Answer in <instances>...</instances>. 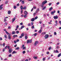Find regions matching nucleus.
Wrapping results in <instances>:
<instances>
[{
  "label": "nucleus",
  "mask_w": 61,
  "mask_h": 61,
  "mask_svg": "<svg viewBox=\"0 0 61 61\" xmlns=\"http://www.w3.org/2000/svg\"><path fill=\"white\" fill-rule=\"evenodd\" d=\"M32 42V40H28L27 41V44L31 43Z\"/></svg>",
  "instance_id": "obj_1"
},
{
  "label": "nucleus",
  "mask_w": 61,
  "mask_h": 61,
  "mask_svg": "<svg viewBox=\"0 0 61 61\" xmlns=\"http://www.w3.org/2000/svg\"><path fill=\"white\" fill-rule=\"evenodd\" d=\"M46 3H47V1H46V0L45 1L42 3V5H42L41 6L42 7H44V5H45V4H46Z\"/></svg>",
  "instance_id": "obj_2"
},
{
  "label": "nucleus",
  "mask_w": 61,
  "mask_h": 61,
  "mask_svg": "<svg viewBox=\"0 0 61 61\" xmlns=\"http://www.w3.org/2000/svg\"><path fill=\"white\" fill-rule=\"evenodd\" d=\"M49 36H48V34H46L45 35V39H47L48 37Z\"/></svg>",
  "instance_id": "obj_3"
},
{
  "label": "nucleus",
  "mask_w": 61,
  "mask_h": 61,
  "mask_svg": "<svg viewBox=\"0 0 61 61\" xmlns=\"http://www.w3.org/2000/svg\"><path fill=\"white\" fill-rule=\"evenodd\" d=\"M38 42L37 41H35V43L34 44V46H36V45H37V44H38Z\"/></svg>",
  "instance_id": "obj_4"
},
{
  "label": "nucleus",
  "mask_w": 61,
  "mask_h": 61,
  "mask_svg": "<svg viewBox=\"0 0 61 61\" xmlns=\"http://www.w3.org/2000/svg\"><path fill=\"white\" fill-rule=\"evenodd\" d=\"M56 13V11L54 10L53 12L51 11V14L52 15H53L54 14V13Z\"/></svg>",
  "instance_id": "obj_5"
},
{
  "label": "nucleus",
  "mask_w": 61,
  "mask_h": 61,
  "mask_svg": "<svg viewBox=\"0 0 61 61\" xmlns=\"http://www.w3.org/2000/svg\"><path fill=\"white\" fill-rule=\"evenodd\" d=\"M15 20V17H14V18H13L12 20V23H13Z\"/></svg>",
  "instance_id": "obj_6"
},
{
  "label": "nucleus",
  "mask_w": 61,
  "mask_h": 61,
  "mask_svg": "<svg viewBox=\"0 0 61 61\" xmlns=\"http://www.w3.org/2000/svg\"><path fill=\"white\" fill-rule=\"evenodd\" d=\"M15 20V17H14V18H13L12 20V23H13Z\"/></svg>",
  "instance_id": "obj_7"
},
{
  "label": "nucleus",
  "mask_w": 61,
  "mask_h": 61,
  "mask_svg": "<svg viewBox=\"0 0 61 61\" xmlns=\"http://www.w3.org/2000/svg\"><path fill=\"white\" fill-rule=\"evenodd\" d=\"M8 38L9 40H10L11 39V37L10 35H9L8 36Z\"/></svg>",
  "instance_id": "obj_8"
},
{
  "label": "nucleus",
  "mask_w": 61,
  "mask_h": 61,
  "mask_svg": "<svg viewBox=\"0 0 61 61\" xmlns=\"http://www.w3.org/2000/svg\"><path fill=\"white\" fill-rule=\"evenodd\" d=\"M58 17L57 16H54V18L55 19H57V18H58Z\"/></svg>",
  "instance_id": "obj_9"
},
{
  "label": "nucleus",
  "mask_w": 61,
  "mask_h": 61,
  "mask_svg": "<svg viewBox=\"0 0 61 61\" xmlns=\"http://www.w3.org/2000/svg\"><path fill=\"white\" fill-rule=\"evenodd\" d=\"M3 5H2L0 6V10H2L3 9V7H2V6Z\"/></svg>",
  "instance_id": "obj_10"
},
{
  "label": "nucleus",
  "mask_w": 61,
  "mask_h": 61,
  "mask_svg": "<svg viewBox=\"0 0 61 61\" xmlns=\"http://www.w3.org/2000/svg\"><path fill=\"white\" fill-rule=\"evenodd\" d=\"M24 14L26 15H27V12L26 11H24Z\"/></svg>",
  "instance_id": "obj_11"
},
{
  "label": "nucleus",
  "mask_w": 61,
  "mask_h": 61,
  "mask_svg": "<svg viewBox=\"0 0 61 61\" xmlns=\"http://www.w3.org/2000/svg\"><path fill=\"white\" fill-rule=\"evenodd\" d=\"M15 53H17V52H15V51H14L12 53V54H15Z\"/></svg>",
  "instance_id": "obj_12"
},
{
  "label": "nucleus",
  "mask_w": 61,
  "mask_h": 61,
  "mask_svg": "<svg viewBox=\"0 0 61 61\" xmlns=\"http://www.w3.org/2000/svg\"><path fill=\"white\" fill-rule=\"evenodd\" d=\"M24 27H25L24 26V25H22V26H21V28H20V29H22V28H24Z\"/></svg>",
  "instance_id": "obj_13"
},
{
  "label": "nucleus",
  "mask_w": 61,
  "mask_h": 61,
  "mask_svg": "<svg viewBox=\"0 0 61 61\" xmlns=\"http://www.w3.org/2000/svg\"><path fill=\"white\" fill-rule=\"evenodd\" d=\"M25 3V1L24 0H22L21 2V4H24Z\"/></svg>",
  "instance_id": "obj_14"
},
{
  "label": "nucleus",
  "mask_w": 61,
  "mask_h": 61,
  "mask_svg": "<svg viewBox=\"0 0 61 61\" xmlns=\"http://www.w3.org/2000/svg\"><path fill=\"white\" fill-rule=\"evenodd\" d=\"M42 32V30L40 29L39 31V33H41Z\"/></svg>",
  "instance_id": "obj_15"
},
{
  "label": "nucleus",
  "mask_w": 61,
  "mask_h": 61,
  "mask_svg": "<svg viewBox=\"0 0 61 61\" xmlns=\"http://www.w3.org/2000/svg\"><path fill=\"white\" fill-rule=\"evenodd\" d=\"M39 9H37L36 11V13H37V12H38V11H39Z\"/></svg>",
  "instance_id": "obj_16"
},
{
  "label": "nucleus",
  "mask_w": 61,
  "mask_h": 61,
  "mask_svg": "<svg viewBox=\"0 0 61 61\" xmlns=\"http://www.w3.org/2000/svg\"><path fill=\"white\" fill-rule=\"evenodd\" d=\"M35 18H33L31 20V21H32V22H33V21H34V20H35Z\"/></svg>",
  "instance_id": "obj_17"
},
{
  "label": "nucleus",
  "mask_w": 61,
  "mask_h": 61,
  "mask_svg": "<svg viewBox=\"0 0 61 61\" xmlns=\"http://www.w3.org/2000/svg\"><path fill=\"white\" fill-rule=\"evenodd\" d=\"M15 33H16V32L15 31H13L12 32V35L15 34Z\"/></svg>",
  "instance_id": "obj_18"
},
{
  "label": "nucleus",
  "mask_w": 61,
  "mask_h": 61,
  "mask_svg": "<svg viewBox=\"0 0 61 61\" xmlns=\"http://www.w3.org/2000/svg\"><path fill=\"white\" fill-rule=\"evenodd\" d=\"M53 9V8L52 7H51L49 9V10L50 11L51 10Z\"/></svg>",
  "instance_id": "obj_19"
},
{
  "label": "nucleus",
  "mask_w": 61,
  "mask_h": 61,
  "mask_svg": "<svg viewBox=\"0 0 61 61\" xmlns=\"http://www.w3.org/2000/svg\"><path fill=\"white\" fill-rule=\"evenodd\" d=\"M8 14H11V11H10V10H9L8 12Z\"/></svg>",
  "instance_id": "obj_20"
},
{
  "label": "nucleus",
  "mask_w": 61,
  "mask_h": 61,
  "mask_svg": "<svg viewBox=\"0 0 61 61\" xmlns=\"http://www.w3.org/2000/svg\"><path fill=\"white\" fill-rule=\"evenodd\" d=\"M60 56H61V53L59 54L58 56V57H60Z\"/></svg>",
  "instance_id": "obj_21"
},
{
  "label": "nucleus",
  "mask_w": 61,
  "mask_h": 61,
  "mask_svg": "<svg viewBox=\"0 0 61 61\" xmlns=\"http://www.w3.org/2000/svg\"><path fill=\"white\" fill-rule=\"evenodd\" d=\"M20 8L21 10H22V9H23V6H21V7H20Z\"/></svg>",
  "instance_id": "obj_22"
},
{
  "label": "nucleus",
  "mask_w": 61,
  "mask_h": 61,
  "mask_svg": "<svg viewBox=\"0 0 61 61\" xmlns=\"http://www.w3.org/2000/svg\"><path fill=\"white\" fill-rule=\"evenodd\" d=\"M4 37H5V38H7V35H5L4 36Z\"/></svg>",
  "instance_id": "obj_23"
},
{
  "label": "nucleus",
  "mask_w": 61,
  "mask_h": 61,
  "mask_svg": "<svg viewBox=\"0 0 61 61\" xmlns=\"http://www.w3.org/2000/svg\"><path fill=\"white\" fill-rule=\"evenodd\" d=\"M22 53L23 54H25V51H23L22 52Z\"/></svg>",
  "instance_id": "obj_24"
},
{
  "label": "nucleus",
  "mask_w": 61,
  "mask_h": 61,
  "mask_svg": "<svg viewBox=\"0 0 61 61\" xmlns=\"http://www.w3.org/2000/svg\"><path fill=\"white\" fill-rule=\"evenodd\" d=\"M19 47H17V48H15V50H18L19 49Z\"/></svg>",
  "instance_id": "obj_25"
},
{
  "label": "nucleus",
  "mask_w": 61,
  "mask_h": 61,
  "mask_svg": "<svg viewBox=\"0 0 61 61\" xmlns=\"http://www.w3.org/2000/svg\"><path fill=\"white\" fill-rule=\"evenodd\" d=\"M11 51H12V50L10 49L9 51V53H11Z\"/></svg>",
  "instance_id": "obj_26"
},
{
  "label": "nucleus",
  "mask_w": 61,
  "mask_h": 61,
  "mask_svg": "<svg viewBox=\"0 0 61 61\" xmlns=\"http://www.w3.org/2000/svg\"><path fill=\"white\" fill-rule=\"evenodd\" d=\"M46 34V32H44L42 33H41V34L42 35H45V34Z\"/></svg>",
  "instance_id": "obj_27"
},
{
  "label": "nucleus",
  "mask_w": 61,
  "mask_h": 61,
  "mask_svg": "<svg viewBox=\"0 0 61 61\" xmlns=\"http://www.w3.org/2000/svg\"><path fill=\"white\" fill-rule=\"evenodd\" d=\"M54 35L55 36H56V32H54Z\"/></svg>",
  "instance_id": "obj_28"
},
{
  "label": "nucleus",
  "mask_w": 61,
  "mask_h": 61,
  "mask_svg": "<svg viewBox=\"0 0 61 61\" xmlns=\"http://www.w3.org/2000/svg\"><path fill=\"white\" fill-rule=\"evenodd\" d=\"M34 26V25H33L32 26L31 28L32 29H34V28H35V27Z\"/></svg>",
  "instance_id": "obj_29"
},
{
  "label": "nucleus",
  "mask_w": 61,
  "mask_h": 61,
  "mask_svg": "<svg viewBox=\"0 0 61 61\" xmlns=\"http://www.w3.org/2000/svg\"><path fill=\"white\" fill-rule=\"evenodd\" d=\"M24 33H22L21 34V36H24Z\"/></svg>",
  "instance_id": "obj_30"
},
{
  "label": "nucleus",
  "mask_w": 61,
  "mask_h": 61,
  "mask_svg": "<svg viewBox=\"0 0 61 61\" xmlns=\"http://www.w3.org/2000/svg\"><path fill=\"white\" fill-rule=\"evenodd\" d=\"M26 9V7L25 6L23 8V9Z\"/></svg>",
  "instance_id": "obj_31"
},
{
  "label": "nucleus",
  "mask_w": 61,
  "mask_h": 61,
  "mask_svg": "<svg viewBox=\"0 0 61 61\" xmlns=\"http://www.w3.org/2000/svg\"><path fill=\"white\" fill-rule=\"evenodd\" d=\"M33 58L34 59H37V57H34Z\"/></svg>",
  "instance_id": "obj_32"
},
{
  "label": "nucleus",
  "mask_w": 61,
  "mask_h": 61,
  "mask_svg": "<svg viewBox=\"0 0 61 61\" xmlns=\"http://www.w3.org/2000/svg\"><path fill=\"white\" fill-rule=\"evenodd\" d=\"M46 8V7L45 6L43 8H42V10H44V9H45Z\"/></svg>",
  "instance_id": "obj_33"
},
{
  "label": "nucleus",
  "mask_w": 61,
  "mask_h": 61,
  "mask_svg": "<svg viewBox=\"0 0 61 61\" xmlns=\"http://www.w3.org/2000/svg\"><path fill=\"white\" fill-rule=\"evenodd\" d=\"M28 25L29 26H31V24H30V23L28 24Z\"/></svg>",
  "instance_id": "obj_34"
},
{
  "label": "nucleus",
  "mask_w": 61,
  "mask_h": 61,
  "mask_svg": "<svg viewBox=\"0 0 61 61\" xmlns=\"http://www.w3.org/2000/svg\"><path fill=\"white\" fill-rule=\"evenodd\" d=\"M9 57H11L12 56V55L11 54H10L9 56H8Z\"/></svg>",
  "instance_id": "obj_35"
},
{
  "label": "nucleus",
  "mask_w": 61,
  "mask_h": 61,
  "mask_svg": "<svg viewBox=\"0 0 61 61\" xmlns=\"http://www.w3.org/2000/svg\"><path fill=\"white\" fill-rule=\"evenodd\" d=\"M25 38L26 39H27V36H25Z\"/></svg>",
  "instance_id": "obj_36"
},
{
  "label": "nucleus",
  "mask_w": 61,
  "mask_h": 61,
  "mask_svg": "<svg viewBox=\"0 0 61 61\" xmlns=\"http://www.w3.org/2000/svg\"><path fill=\"white\" fill-rule=\"evenodd\" d=\"M5 32L6 34H8H8H9V33H8V32H7L6 31H5Z\"/></svg>",
  "instance_id": "obj_37"
},
{
  "label": "nucleus",
  "mask_w": 61,
  "mask_h": 61,
  "mask_svg": "<svg viewBox=\"0 0 61 61\" xmlns=\"http://www.w3.org/2000/svg\"><path fill=\"white\" fill-rule=\"evenodd\" d=\"M34 35L35 36H36V35H37V33H35L34 34Z\"/></svg>",
  "instance_id": "obj_38"
},
{
  "label": "nucleus",
  "mask_w": 61,
  "mask_h": 61,
  "mask_svg": "<svg viewBox=\"0 0 61 61\" xmlns=\"http://www.w3.org/2000/svg\"><path fill=\"white\" fill-rule=\"evenodd\" d=\"M51 4L52 3H50L48 4V5H49V6H50V5H51Z\"/></svg>",
  "instance_id": "obj_39"
},
{
  "label": "nucleus",
  "mask_w": 61,
  "mask_h": 61,
  "mask_svg": "<svg viewBox=\"0 0 61 61\" xmlns=\"http://www.w3.org/2000/svg\"><path fill=\"white\" fill-rule=\"evenodd\" d=\"M55 52H56V53H57L58 52V51L57 50H56L55 51Z\"/></svg>",
  "instance_id": "obj_40"
},
{
  "label": "nucleus",
  "mask_w": 61,
  "mask_h": 61,
  "mask_svg": "<svg viewBox=\"0 0 61 61\" xmlns=\"http://www.w3.org/2000/svg\"><path fill=\"white\" fill-rule=\"evenodd\" d=\"M38 18V17L37 16H36L35 18V20L37 18Z\"/></svg>",
  "instance_id": "obj_41"
},
{
  "label": "nucleus",
  "mask_w": 61,
  "mask_h": 61,
  "mask_svg": "<svg viewBox=\"0 0 61 61\" xmlns=\"http://www.w3.org/2000/svg\"><path fill=\"white\" fill-rule=\"evenodd\" d=\"M19 33V32L18 31H16V34H18Z\"/></svg>",
  "instance_id": "obj_42"
},
{
  "label": "nucleus",
  "mask_w": 61,
  "mask_h": 61,
  "mask_svg": "<svg viewBox=\"0 0 61 61\" xmlns=\"http://www.w3.org/2000/svg\"><path fill=\"white\" fill-rule=\"evenodd\" d=\"M8 29H10L11 28V27L10 26H9L8 27Z\"/></svg>",
  "instance_id": "obj_43"
},
{
  "label": "nucleus",
  "mask_w": 61,
  "mask_h": 61,
  "mask_svg": "<svg viewBox=\"0 0 61 61\" xmlns=\"http://www.w3.org/2000/svg\"><path fill=\"white\" fill-rule=\"evenodd\" d=\"M20 25H23V22H21L20 23Z\"/></svg>",
  "instance_id": "obj_44"
},
{
  "label": "nucleus",
  "mask_w": 61,
  "mask_h": 61,
  "mask_svg": "<svg viewBox=\"0 0 61 61\" xmlns=\"http://www.w3.org/2000/svg\"><path fill=\"white\" fill-rule=\"evenodd\" d=\"M7 47L8 48V49H9L10 48V46H7Z\"/></svg>",
  "instance_id": "obj_45"
},
{
  "label": "nucleus",
  "mask_w": 61,
  "mask_h": 61,
  "mask_svg": "<svg viewBox=\"0 0 61 61\" xmlns=\"http://www.w3.org/2000/svg\"><path fill=\"white\" fill-rule=\"evenodd\" d=\"M51 48V47H50L48 49L49 50H50Z\"/></svg>",
  "instance_id": "obj_46"
},
{
  "label": "nucleus",
  "mask_w": 61,
  "mask_h": 61,
  "mask_svg": "<svg viewBox=\"0 0 61 61\" xmlns=\"http://www.w3.org/2000/svg\"><path fill=\"white\" fill-rule=\"evenodd\" d=\"M3 46H4V47L5 46V43H4L3 44Z\"/></svg>",
  "instance_id": "obj_47"
},
{
  "label": "nucleus",
  "mask_w": 61,
  "mask_h": 61,
  "mask_svg": "<svg viewBox=\"0 0 61 61\" xmlns=\"http://www.w3.org/2000/svg\"><path fill=\"white\" fill-rule=\"evenodd\" d=\"M19 27V25H17L16 26V28H18Z\"/></svg>",
  "instance_id": "obj_48"
},
{
  "label": "nucleus",
  "mask_w": 61,
  "mask_h": 61,
  "mask_svg": "<svg viewBox=\"0 0 61 61\" xmlns=\"http://www.w3.org/2000/svg\"><path fill=\"white\" fill-rule=\"evenodd\" d=\"M46 58H44L43 59V61H45Z\"/></svg>",
  "instance_id": "obj_49"
},
{
  "label": "nucleus",
  "mask_w": 61,
  "mask_h": 61,
  "mask_svg": "<svg viewBox=\"0 0 61 61\" xmlns=\"http://www.w3.org/2000/svg\"><path fill=\"white\" fill-rule=\"evenodd\" d=\"M24 17L25 18H26L27 17V16L26 15H25L24 16Z\"/></svg>",
  "instance_id": "obj_50"
},
{
  "label": "nucleus",
  "mask_w": 61,
  "mask_h": 61,
  "mask_svg": "<svg viewBox=\"0 0 61 61\" xmlns=\"http://www.w3.org/2000/svg\"><path fill=\"white\" fill-rule=\"evenodd\" d=\"M58 24L57 23H56L55 25V26H57Z\"/></svg>",
  "instance_id": "obj_51"
},
{
  "label": "nucleus",
  "mask_w": 61,
  "mask_h": 61,
  "mask_svg": "<svg viewBox=\"0 0 61 61\" xmlns=\"http://www.w3.org/2000/svg\"><path fill=\"white\" fill-rule=\"evenodd\" d=\"M14 43H15V44H16V41H14Z\"/></svg>",
  "instance_id": "obj_52"
},
{
  "label": "nucleus",
  "mask_w": 61,
  "mask_h": 61,
  "mask_svg": "<svg viewBox=\"0 0 61 61\" xmlns=\"http://www.w3.org/2000/svg\"><path fill=\"white\" fill-rule=\"evenodd\" d=\"M59 2H58L56 3V5H59Z\"/></svg>",
  "instance_id": "obj_53"
},
{
  "label": "nucleus",
  "mask_w": 61,
  "mask_h": 61,
  "mask_svg": "<svg viewBox=\"0 0 61 61\" xmlns=\"http://www.w3.org/2000/svg\"><path fill=\"white\" fill-rule=\"evenodd\" d=\"M33 8L34 9H35L36 8V7H33Z\"/></svg>",
  "instance_id": "obj_54"
},
{
  "label": "nucleus",
  "mask_w": 61,
  "mask_h": 61,
  "mask_svg": "<svg viewBox=\"0 0 61 61\" xmlns=\"http://www.w3.org/2000/svg\"><path fill=\"white\" fill-rule=\"evenodd\" d=\"M56 48H57L58 49V48H59V46H57L56 47Z\"/></svg>",
  "instance_id": "obj_55"
},
{
  "label": "nucleus",
  "mask_w": 61,
  "mask_h": 61,
  "mask_svg": "<svg viewBox=\"0 0 61 61\" xmlns=\"http://www.w3.org/2000/svg\"><path fill=\"white\" fill-rule=\"evenodd\" d=\"M3 40V39H2V37H0V40Z\"/></svg>",
  "instance_id": "obj_56"
},
{
  "label": "nucleus",
  "mask_w": 61,
  "mask_h": 61,
  "mask_svg": "<svg viewBox=\"0 0 61 61\" xmlns=\"http://www.w3.org/2000/svg\"><path fill=\"white\" fill-rule=\"evenodd\" d=\"M4 22H5V21H6V19H4Z\"/></svg>",
  "instance_id": "obj_57"
},
{
  "label": "nucleus",
  "mask_w": 61,
  "mask_h": 61,
  "mask_svg": "<svg viewBox=\"0 0 61 61\" xmlns=\"http://www.w3.org/2000/svg\"><path fill=\"white\" fill-rule=\"evenodd\" d=\"M14 9H15L16 8V7L15 6H14Z\"/></svg>",
  "instance_id": "obj_58"
},
{
  "label": "nucleus",
  "mask_w": 61,
  "mask_h": 61,
  "mask_svg": "<svg viewBox=\"0 0 61 61\" xmlns=\"http://www.w3.org/2000/svg\"><path fill=\"white\" fill-rule=\"evenodd\" d=\"M14 46L15 47L16 46H17V45L16 44L15 45H14Z\"/></svg>",
  "instance_id": "obj_59"
},
{
  "label": "nucleus",
  "mask_w": 61,
  "mask_h": 61,
  "mask_svg": "<svg viewBox=\"0 0 61 61\" xmlns=\"http://www.w3.org/2000/svg\"><path fill=\"white\" fill-rule=\"evenodd\" d=\"M31 25H34V23H33V22H32L31 23Z\"/></svg>",
  "instance_id": "obj_60"
},
{
  "label": "nucleus",
  "mask_w": 61,
  "mask_h": 61,
  "mask_svg": "<svg viewBox=\"0 0 61 61\" xmlns=\"http://www.w3.org/2000/svg\"><path fill=\"white\" fill-rule=\"evenodd\" d=\"M5 4H8V1H6L5 2Z\"/></svg>",
  "instance_id": "obj_61"
},
{
  "label": "nucleus",
  "mask_w": 61,
  "mask_h": 61,
  "mask_svg": "<svg viewBox=\"0 0 61 61\" xmlns=\"http://www.w3.org/2000/svg\"><path fill=\"white\" fill-rule=\"evenodd\" d=\"M8 18V17H4L5 19L6 18Z\"/></svg>",
  "instance_id": "obj_62"
},
{
  "label": "nucleus",
  "mask_w": 61,
  "mask_h": 61,
  "mask_svg": "<svg viewBox=\"0 0 61 61\" xmlns=\"http://www.w3.org/2000/svg\"><path fill=\"white\" fill-rule=\"evenodd\" d=\"M48 24H50V25H51V24H52V23L50 22H48Z\"/></svg>",
  "instance_id": "obj_63"
},
{
  "label": "nucleus",
  "mask_w": 61,
  "mask_h": 61,
  "mask_svg": "<svg viewBox=\"0 0 61 61\" xmlns=\"http://www.w3.org/2000/svg\"><path fill=\"white\" fill-rule=\"evenodd\" d=\"M23 50L25 49V47H23Z\"/></svg>",
  "instance_id": "obj_64"
}]
</instances>
